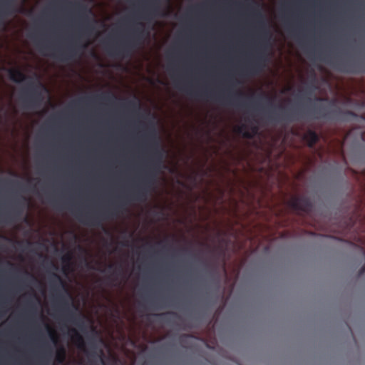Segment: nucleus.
Listing matches in <instances>:
<instances>
[{
    "label": "nucleus",
    "instance_id": "f257e3e1",
    "mask_svg": "<svg viewBox=\"0 0 365 365\" xmlns=\"http://www.w3.org/2000/svg\"><path fill=\"white\" fill-rule=\"evenodd\" d=\"M14 81H20L22 80L23 78V76L21 73H17V77L15 76V75L14 73H12V77H11Z\"/></svg>",
    "mask_w": 365,
    "mask_h": 365
},
{
    "label": "nucleus",
    "instance_id": "f03ea898",
    "mask_svg": "<svg viewBox=\"0 0 365 365\" xmlns=\"http://www.w3.org/2000/svg\"><path fill=\"white\" fill-rule=\"evenodd\" d=\"M50 336H51V338L52 339V341L54 342V343H56V339L53 334V333L52 331H50Z\"/></svg>",
    "mask_w": 365,
    "mask_h": 365
},
{
    "label": "nucleus",
    "instance_id": "7ed1b4c3",
    "mask_svg": "<svg viewBox=\"0 0 365 365\" xmlns=\"http://www.w3.org/2000/svg\"><path fill=\"white\" fill-rule=\"evenodd\" d=\"M311 137H312V143H314L317 140L316 135L314 133H312Z\"/></svg>",
    "mask_w": 365,
    "mask_h": 365
}]
</instances>
